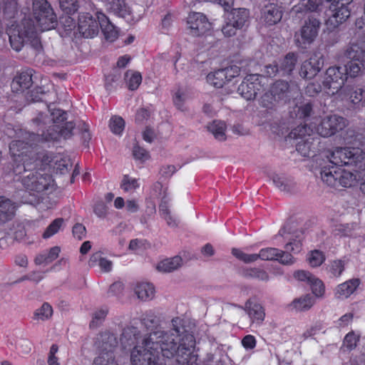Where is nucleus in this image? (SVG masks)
Returning <instances> with one entry per match:
<instances>
[{
    "label": "nucleus",
    "instance_id": "obj_1",
    "mask_svg": "<svg viewBox=\"0 0 365 365\" xmlns=\"http://www.w3.org/2000/svg\"><path fill=\"white\" fill-rule=\"evenodd\" d=\"M180 319H172L173 328L169 331L157 330L150 332L143 339L142 346L137 344L140 331L137 327H127L123 329L120 338L124 349L134 346L130 353L132 365H166L164 358H176L178 364L197 365V356L194 353L195 336L184 327H178Z\"/></svg>",
    "mask_w": 365,
    "mask_h": 365
},
{
    "label": "nucleus",
    "instance_id": "obj_2",
    "mask_svg": "<svg viewBox=\"0 0 365 365\" xmlns=\"http://www.w3.org/2000/svg\"><path fill=\"white\" fill-rule=\"evenodd\" d=\"M9 151L17 163L14 168L16 174L23 172L29 173L22 178L21 183L26 188L22 197L24 202L31 205L38 204L41 201L39 195L48 190L53 184L52 176L41 173L48 165L54 162V168L63 174L68 170L69 160L66 157L53 156V154L40 150L36 143H29L22 140H13L9 145Z\"/></svg>",
    "mask_w": 365,
    "mask_h": 365
},
{
    "label": "nucleus",
    "instance_id": "obj_3",
    "mask_svg": "<svg viewBox=\"0 0 365 365\" xmlns=\"http://www.w3.org/2000/svg\"><path fill=\"white\" fill-rule=\"evenodd\" d=\"M33 15L35 20L24 18L20 24H11L6 29L11 48L20 51L29 44L36 51L43 49L39 34L54 29L57 16L47 0H33Z\"/></svg>",
    "mask_w": 365,
    "mask_h": 365
},
{
    "label": "nucleus",
    "instance_id": "obj_4",
    "mask_svg": "<svg viewBox=\"0 0 365 365\" xmlns=\"http://www.w3.org/2000/svg\"><path fill=\"white\" fill-rule=\"evenodd\" d=\"M48 117L47 115L40 113L38 115L32 120L33 123L39 127L38 131L41 130V134L31 133L29 134L27 138L29 143H44L58 141L61 138L68 139L73 135V130L75 124L72 121L66 122L63 125H51L46 129L43 130L44 125L47 123Z\"/></svg>",
    "mask_w": 365,
    "mask_h": 365
},
{
    "label": "nucleus",
    "instance_id": "obj_5",
    "mask_svg": "<svg viewBox=\"0 0 365 365\" xmlns=\"http://www.w3.org/2000/svg\"><path fill=\"white\" fill-rule=\"evenodd\" d=\"M320 175L324 183L336 189L350 187L357 182L356 174L330 163L321 168Z\"/></svg>",
    "mask_w": 365,
    "mask_h": 365
},
{
    "label": "nucleus",
    "instance_id": "obj_6",
    "mask_svg": "<svg viewBox=\"0 0 365 365\" xmlns=\"http://www.w3.org/2000/svg\"><path fill=\"white\" fill-rule=\"evenodd\" d=\"M329 163L341 168L351 165L365 170V152L360 148H336L331 153Z\"/></svg>",
    "mask_w": 365,
    "mask_h": 365
},
{
    "label": "nucleus",
    "instance_id": "obj_7",
    "mask_svg": "<svg viewBox=\"0 0 365 365\" xmlns=\"http://www.w3.org/2000/svg\"><path fill=\"white\" fill-rule=\"evenodd\" d=\"M118 344L115 334L108 331L101 333L96 341L100 353L94 359L93 365H118L114 356Z\"/></svg>",
    "mask_w": 365,
    "mask_h": 365
},
{
    "label": "nucleus",
    "instance_id": "obj_8",
    "mask_svg": "<svg viewBox=\"0 0 365 365\" xmlns=\"http://www.w3.org/2000/svg\"><path fill=\"white\" fill-rule=\"evenodd\" d=\"M320 21L310 16L304 21V24L294 34L295 45L301 49L308 48L317 38L320 28Z\"/></svg>",
    "mask_w": 365,
    "mask_h": 365
},
{
    "label": "nucleus",
    "instance_id": "obj_9",
    "mask_svg": "<svg viewBox=\"0 0 365 365\" xmlns=\"http://www.w3.org/2000/svg\"><path fill=\"white\" fill-rule=\"evenodd\" d=\"M354 0H333L326 15V24L329 28L336 29L347 20L351 15L349 5Z\"/></svg>",
    "mask_w": 365,
    "mask_h": 365
},
{
    "label": "nucleus",
    "instance_id": "obj_10",
    "mask_svg": "<svg viewBox=\"0 0 365 365\" xmlns=\"http://www.w3.org/2000/svg\"><path fill=\"white\" fill-rule=\"evenodd\" d=\"M344 56L350 60L343 66L346 68L347 78H354L365 70V50L358 44H351L345 51Z\"/></svg>",
    "mask_w": 365,
    "mask_h": 365
},
{
    "label": "nucleus",
    "instance_id": "obj_11",
    "mask_svg": "<svg viewBox=\"0 0 365 365\" xmlns=\"http://www.w3.org/2000/svg\"><path fill=\"white\" fill-rule=\"evenodd\" d=\"M348 125L346 118L338 115L324 117L316 127L317 133L324 138L334 135L343 130Z\"/></svg>",
    "mask_w": 365,
    "mask_h": 365
},
{
    "label": "nucleus",
    "instance_id": "obj_12",
    "mask_svg": "<svg viewBox=\"0 0 365 365\" xmlns=\"http://www.w3.org/2000/svg\"><path fill=\"white\" fill-rule=\"evenodd\" d=\"M347 80L346 68L342 66H331L325 73L322 85L328 93H337L344 85Z\"/></svg>",
    "mask_w": 365,
    "mask_h": 365
},
{
    "label": "nucleus",
    "instance_id": "obj_13",
    "mask_svg": "<svg viewBox=\"0 0 365 365\" xmlns=\"http://www.w3.org/2000/svg\"><path fill=\"white\" fill-rule=\"evenodd\" d=\"M249 11L246 9H235L227 14V21L222 28V34L227 37L236 34L238 29L243 27L247 21Z\"/></svg>",
    "mask_w": 365,
    "mask_h": 365
},
{
    "label": "nucleus",
    "instance_id": "obj_14",
    "mask_svg": "<svg viewBox=\"0 0 365 365\" xmlns=\"http://www.w3.org/2000/svg\"><path fill=\"white\" fill-rule=\"evenodd\" d=\"M279 253V250L274 247L261 249L258 254H247L240 249H232V255L245 263L254 262L258 259L262 260H276Z\"/></svg>",
    "mask_w": 365,
    "mask_h": 365
},
{
    "label": "nucleus",
    "instance_id": "obj_15",
    "mask_svg": "<svg viewBox=\"0 0 365 365\" xmlns=\"http://www.w3.org/2000/svg\"><path fill=\"white\" fill-rule=\"evenodd\" d=\"M189 34L193 36H200L210 30L211 24L207 16L200 12H191L187 18Z\"/></svg>",
    "mask_w": 365,
    "mask_h": 365
},
{
    "label": "nucleus",
    "instance_id": "obj_16",
    "mask_svg": "<svg viewBox=\"0 0 365 365\" xmlns=\"http://www.w3.org/2000/svg\"><path fill=\"white\" fill-rule=\"evenodd\" d=\"M261 78L262 76L259 74L247 76L238 86L239 93L247 100L255 99L263 87L260 81Z\"/></svg>",
    "mask_w": 365,
    "mask_h": 365
},
{
    "label": "nucleus",
    "instance_id": "obj_17",
    "mask_svg": "<svg viewBox=\"0 0 365 365\" xmlns=\"http://www.w3.org/2000/svg\"><path fill=\"white\" fill-rule=\"evenodd\" d=\"M78 31L84 38H93L98 34V21L90 13H81L78 19Z\"/></svg>",
    "mask_w": 365,
    "mask_h": 365
},
{
    "label": "nucleus",
    "instance_id": "obj_18",
    "mask_svg": "<svg viewBox=\"0 0 365 365\" xmlns=\"http://www.w3.org/2000/svg\"><path fill=\"white\" fill-rule=\"evenodd\" d=\"M283 7L277 3H269L261 11V19L266 26H274L282 18Z\"/></svg>",
    "mask_w": 365,
    "mask_h": 365
},
{
    "label": "nucleus",
    "instance_id": "obj_19",
    "mask_svg": "<svg viewBox=\"0 0 365 365\" xmlns=\"http://www.w3.org/2000/svg\"><path fill=\"white\" fill-rule=\"evenodd\" d=\"M323 65V58L314 54L302 63L299 75L303 78L312 79L320 71Z\"/></svg>",
    "mask_w": 365,
    "mask_h": 365
},
{
    "label": "nucleus",
    "instance_id": "obj_20",
    "mask_svg": "<svg viewBox=\"0 0 365 365\" xmlns=\"http://www.w3.org/2000/svg\"><path fill=\"white\" fill-rule=\"evenodd\" d=\"M33 69H26L19 72L13 78L11 88L13 92H23L33 84Z\"/></svg>",
    "mask_w": 365,
    "mask_h": 365
},
{
    "label": "nucleus",
    "instance_id": "obj_21",
    "mask_svg": "<svg viewBox=\"0 0 365 365\" xmlns=\"http://www.w3.org/2000/svg\"><path fill=\"white\" fill-rule=\"evenodd\" d=\"M56 93L53 91H45L43 87H36L28 92L26 99L31 102H44L47 107L56 101Z\"/></svg>",
    "mask_w": 365,
    "mask_h": 365
},
{
    "label": "nucleus",
    "instance_id": "obj_22",
    "mask_svg": "<svg viewBox=\"0 0 365 365\" xmlns=\"http://www.w3.org/2000/svg\"><path fill=\"white\" fill-rule=\"evenodd\" d=\"M98 28L101 27L105 38L110 42L115 41L118 36L117 28L110 21L105 14L101 11L96 13Z\"/></svg>",
    "mask_w": 365,
    "mask_h": 365
},
{
    "label": "nucleus",
    "instance_id": "obj_23",
    "mask_svg": "<svg viewBox=\"0 0 365 365\" xmlns=\"http://www.w3.org/2000/svg\"><path fill=\"white\" fill-rule=\"evenodd\" d=\"M292 90L293 88L287 81L279 80L271 86L269 91L279 102L284 101L286 103L289 100Z\"/></svg>",
    "mask_w": 365,
    "mask_h": 365
},
{
    "label": "nucleus",
    "instance_id": "obj_24",
    "mask_svg": "<svg viewBox=\"0 0 365 365\" xmlns=\"http://www.w3.org/2000/svg\"><path fill=\"white\" fill-rule=\"evenodd\" d=\"M361 280L353 278L345 281L336 286L334 289V296L337 299H346L349 297L359 287Z\"/></svg>",
    "mask_w": 365,
    "mask_h": 365
},
{
    "label": "nucleus",
    "instance_id": "obj_25",
    "mask_svg": "<svg viewBox=\"0 0 365 365\" xmlns=\"http://www.w3.org/2000/svg\"><path fill=\"white\" fill-rule=\"evenodd\" d=\"M17 206L11 200L0 196V224H4L13 219L15 215Z\"/></svg>",
    "mask_w": 365,
    "mask_h": 365
},
{
    "label": "nucleus",
    "instance_id": "obj_26",
    "mask_svg": "<svg viewBox=\"0 0 365 365\" xmlns=\"http://www.w3.org/2000/svg\"><path fill=\"white\" fill-rule=\"evenodd\" d=\"M245 307L252 322L260 324L264 321L265 317L264 309L260 304L249 299L247 301Z\"/></svg>",
    "mask_w": 365,
    "mask_h": 365
},
{
    "label": "nucleus",
    "instance_id": "obj_27",
    "mask_svg": "<svg viewBox=\"0 0 365 365\" xmlns=\"http://www.w3.org/2000/svg\"><path fill=\"white\" fill-rule=\"evenodd\" d=\"M346 262L336 259L330 260L325 267V271L330 278H339L345 270Z\"/></svg>",
    "mask_w": 365,
    "mask_h": 365
},
{
    "label": "nucleus",
    "instance_id": "obj_28",
    "mask_svg": "<svg viewBox=\"0 0 365 365\" xmlns=\"http://www.w3.org/2000/svg\"><path fill=\"white\" fill-rule=\"evenodd\" d=\"M135 293L142 300L151 299L155 294V287L149 282H139L135 287Z\"/></svg>",
    "mask_w": 365,
    "mask_h": 365
},
{
    "label": "nucleus",
    "instance_id": "obj_29",
    "mask_svg": "<svg viewBox=\"0 0 365 365\" xmlns=\"http://www.w3.org/2000/svg\"><path fill=\"white\" fill-rule=\"evenodd\" d=\"M297 62V56L294 53H288L279 62V68L280 75H290L294 69Z\"/></svg>",
    "mask_w": 365,
    "mask_h": 365
},
{
    "label": "nucleus",
    "instance_id": "obj_30",
    "mask_svg": "<svg viewBox=\"0 0 365 365\" xmlns=\"http://www.w3.org/2000/svg\"><path fill=\"white\" fill-rule=\"evenodd\" d=\"M207 82L215 88H220L227 83L223 68L217 69L207 75Z\"/></svg>",
    "mask_w": 365,
    "mask_h": 365
},
{
    "label": "nucleus",
    "instance_id": "obj_31",
    "mask_svg": "<svg viewBox=\"0 0 365 365\" xmlns=\"http://www.w3.org/2000/svg\"><path fill=\"white\" fill-rule=\"evenodd\" d=\"M181 263L182 258L180 256H175L160 261L156 268L160 272H170L178 269L181 265Z\"/></svg>",
    "mask_w": 365,
    "mask_h": 365
},
{
    "label": "nucleus",
    "instance_id": "obj_32",
    "mask_svg": "<svg viewBox=\"0 0 365 365\" xmlns=\"http://www.w3.org/2000/svg\"><path fill=\"white\" fill-rule=\"evenodd\" d=\"M124 78L128 88L130 91H135L142 83V75L138 71L128 70L124 75Z\"/></svg>",
    "mask_w": 365,
    "mask_h": 365
},
{
    "label": "nucleus",
    "instance_id": "obj_33",
    "mask_svg": "<svg viewBox=\"0 0 365 365\" xmlns=\"http://www.w3.org/2000/svg\"><path fill=\"white\" fill-rule=\"evenodd\" d=\"M314 304V299L310 294H306L302 297L295 299L291 306L296 311L303 312L309 310Z\"/></svg>",
    "mask_w": 365,
    "mask_h": 365
},
{
    "label": "nucleus",
    "instance_id": "obj_34",
    "mask_svg": "<svg viewBox=\"0 0 365 365\" xmlns=\"http://www.w3.org/2000/svg\"><path fill=\"white\" fill-rule=\"evenodd\" d=\"M110 4L111 10L118 16L126 18L130 15V8L126 4L125 0H111L108 2Z\"/></svg>",
    "mask_w": 365,
    "mask_h": 365
},
{
    "label": "nucleus",
    "instance_id": "obj_35",
    "mask_svg": "<svg viewBox=\"0 0 365 365\" xmlns=\"http://www.w3.org/2000/svg\"><path fill=\"white\" fill-rule=\"evenodd\" d=\"M207 129L217 140L222 141L226 139V124L225 122L214 120L207 126Z\"/></svg>",
    "mask_w": 365,
    "mask_h": 365
},
{
    "label": "nucleus",
    "instance_id": "obj_36",
    "mask_svg": "<svg viewBox=\"0 0 365 365\" xmlns=\"http://www.w3.org/2000/svg\"><path fill=\"white\" fill-rule=\"evenodd\" d=\"M323 0H299V4L294 6L293 10L296 13L303 11H315L322 4Z\"/></svg>",
    "mask_w": 365,
    "mask_h": 365
},
{
    "label": "nucleus",
    "instance_id": "obj_37",
    "mask_svg": "<svg viewBox=\"0 0 365 365\" xmlns=\"http://www.w3.org/2000/svg\"><path fill=\"white\" fill-rule=\"evenodd\" d=\"M326 260L324 252L319 250H314L307 254V262L312 267H320Z\"/></svg>",
    "mask_w": 365,
    "mask_h": 365
},
{
    "label": "nucleus",
    "instance_id": "obj_38",
    "mask_svg": "<svg viewBox=\"0 0 365 365\" xmlns=\"http://www.w3.org/2000/svg\"><path fill=\"white\" fill-rule=\"evenodd\" d=\"M242 276L245 278L257 279L258 280L267 282L269 280L267 272L260 268H247L242 271Z\"/></svg>",
    "mask_w": 365,
    "mask_h": 365
},
{
    "label": "nucleus",
    "instance_id": "obj_39",
    "mask_svg": "<svg viewBox=\"0 0 365 365\" xmlns=\"http://www.w3.org/2000/svg\"><path fill=\"white\" fill-rule=\"evenodd\" d=\"M312 129L307 125H299L292 129L288 135V138L293 139H309Z\"/></svg>",
    "mask_w": 365,
    "mask_h": 365
},
{
    "label": "nucleus",
    "instance_id": "obj_40",
    "mask_svg": "<svg viewBox=\"0 0 365 365\" xmlns=\"http://www.w3.org/2000/svg\"><path fill=\"white\" fill-rule=\"evenodd\" d=\"M3 12L6 18H14L18 13L17 0H4Z\"/></svg>",
    "mask_w": 365,
    "mask_h": 365
},
{
    "label": "nucleus",
    "instance_id": "obj_41",
    "mask_svg": "<svg viewBox=\"0 0 365 365\" xmlns=\"http://www.w3.org/2000/svg\"><path fill=\"white\" fill-rule=\"evenodd\" d=\"M63 219L58 217L55 219L46 229L42 235L43 239H48L56 234L63 224Z\"/></svg>",
    "mask_w": 365,
    "mask_h": 365
},
{
    "label": "nucleus",
    "instance_id": "obj_42",
    "mask_svg": "<svg viewBox=\"0 0 365 365\" xmlns=\"http://www.w3.org/2000/svg\"><path fill=\"white\" fill-rule=\"evenodd\" d=\"M140 187L138 180L130 178L128 175H124L120 183V188L124 192L134 191Z\"/></svg>",
    "mask_w": 365,
    "mask_h": 365
},
{
    "label": "nucleus",
    "instance_id": "obj_43",
    "mask_svg": "<svg viewBox=\"0 0 365 365\" xmlns=\"http://www.w3.org/2000/svg\"><path fill=\"white\" fill-rule=\"evenodd\" d=\"M53 314L52 307L47 302H44L42 306L34 312V319L42 321L49 319Z\"/></svg>",
    "mask_w": 365,
    "mask_h": 365
},
{
    "label": "nucleus",
    "instance_id": "obj_44",
    "mask_svg": "<svg viewBox=\"0 0 365 365\" xmlns=\"http://www.w3.org/2000/svg\"><path fill=\"white\" fill-rule=\"evenodd\" d=\"M59 4L62 11L68 15L75 14L79 8L78 0H59Z\"/></svg>",
    "mask_w": 365,
    "mask_h": 365
},
{
    "label": "nucleus",
    "instance_id": "obj_45",
    "mask_svg": "<svg viewBox=\"0 0 365 365\" xmlns=\"http://www.w3.org/2000/svg\"><path fill=\"white\" fill-rule=\"evenodd\" d=\"M109 127L112 133L120 135L125 128V121L120 116H114L110 120Z\"/></svg>",
    "mask_w": 365,
    "mask_h": 365
},
{
    "label": "nucleus",
    "instance_id": "obj_46",
    "mask_svg": "<svg viewBox=\"0 0 365 365\" xmlns=\"http://www.w3.org/2000/svg\"><path fill=\"white\" fill-rule=\"evenodd\" d=\"M311 287L312 292L317 297H321L324 294L325 286L324 282L319 278L314 277L309 284Z\"/></svg>",
    "mask_w": 365,
    "mask_h": 365
},
{
    "label": "nucleus",
    "instance_id": "obj_47",
    "mask_svg": "<svg viewBox=\"0 0 365 365\" xmlns=\"http://www.w3.org/2000/svg\"><path fill=\"white\" fill-rule=\"evenodd\" d=\"M359 341V336L356 335L355 333L351 331L346 334L343 341V345L348 350L351 351L356 348Z\"/></svg>",
    "mask_w": 365,
    "mask_h": 365
},
{
    "label": "nucleus",
    "instance_id": "obj_48",
    "mask_svg": "<svg viewBox=\"0 0 365 365\" xmlns=\"http://www.w3.org/2000/svg\"><path fill=\"white\" fill-rule=\"evenodd\" d=\"M277 103H279V101L269 91L264 93L261 97L262 106L267 109H272Z\"/></svg>",
    "mask_w": 365,
    "mask_h": 365
},
{
    "label": "nucleus",
    "instance_id": "obj_49",
    "mask_svg": "<svg viewBox=\"0 0 365 365\" xmlns=\"http://www.w3.org/2000/svg\"><path fill=\"white\" fill-rule=\"evenodd\" d=\"M52 125H60L67 120V113L61 109H54L51 112Z\"/></svg>",
    "mask_w": 365,
    "mask_h": 365
},
{
    "label": "nucleus",
    "instance_id": "obj_50",
    "mask_svg": "<svg viewBox=\"0 0 365 365\" xmlns=\"http://www.w3.org/2000/svg\"><path fill=\"white\" fill-rule=\"evenodd\" d=\"M296 150L304 157H309L311 151V143L309 139H304L298 142L296 145Z\"/></svg>",
    "mask_w": 365,
    "mask_h": 365
},
{
    "label": "nucleus",
    "instance_id": "obj_51",
    "mask_svg": "<svg viewBox=\"0 0 365 365\" xmlns=\"http://www.w3.org/2000/svg\"><path fill=\"white\" fill-rule=\"evenodd\" d=\"M108 313L107 308H101L96 311L93 316V319L90 323V327H95L98 326V322L103 321Z\"/></svg>",
    "mask_w": 365,
    "mask_h": 365
},
{
    "label": "nucleus",
    "instance_id": "obj_52",
    "mask_svg": "<svg viewBox=\"0 0 365 365\" xmlns=\"http://www.w3.org/2000/svg\"><path fill=\"white\" fill-rule=\"evenodd\" d=\"M133 155L135 159L140 160L141 161H145L150 157L148 152L143 148L139 146L138 144L133 146Z\"/></svg>",
    "mask_w": 365,
    "mask_h": 365
},
{
    "label": "nucleus",
    "instance_id": "obj_53",
    "mask_svg": "<svg viewBox=\"0 0 365 365\" xmlns=\"http://www.w3.org/2000/svg\"><path fill=\"white\" fill-rule=\"evenodd\" d=\"M294 277L299 281L305 282L308 284L314 279L315 277L312 273L308 271L304 270H298L294 272Z\"/></svg>",
    "mask_w": 365,
    "mask_h": 365
},
{
    "label": "nucleus",
    "instance_id": "obj_54",
    "mask_svg": "<svg viewBox=\"0 0 365 365\" xmlns=\"http://www.w3.org/2000/svg\"><path fill=\"white\" fill-rule=\"evenodd\" d=\"M227 82L240 74V68L237 66H231L223 68Z\"/></svg>",
    "mask_w": 365,
    "mask_h": 365
},
{
    "label": "nucleus",
    "instance_id": "obj_55",
    "mask_svg": "<svg viewBox=\"0 0 365 365\" xmlns=\"http://www.w3.org/2000/svg\"><path fill=\"white\" fill-rule=\"evenodd\" d=\"M312 108V104L311 103H307L298 108L297 115L299 118H306L311 115Z\"/></svg>",
    "mask_w": 365,
    "mask_h": 365
},
{
    "label": "nucleus",
    "instance_id": "obj_56",
    "mask_svg": "<svg viewBox=\"0 0 365 365\" xmlns=\"http://www.w3.org/2000/svg\"><path fill=\"white\" fill-rule=\"evenodd\" d=\"M279 252L280 253L279 254V257H277V259L276 260L279 262L281 264H292L294 262V259L293 256L287 251L284 252L279 250Z\"/></svg>",
    "mask_w": 365,
    "mask_h": 365
},
{
    "label": "nucleus",
    "instance_id": "obj_57",
    "mask_svg": "<svg viewBox=\"0 0 365 365\" xmlns=\"http://www.w3.org/2000/svg\"><path fill=\"white\" fill-rule=\"evenodd\" d=\"M58 351V346L57 344H52L50 348L48 357V365H60L58 362V359L56 356V353Z\"/></svg>",
    "mask_w": 365,
    "mask_h": 365
},
{
    "label": "nucleus",
    "instance_id": "obj_58",
    "mask_svg": "<svg viewBox=\"0 0 365 365\" xmlns=\"http://www.w3.org/2000/svg\"><path fill=\"white\" fill-rule=\"evenodd\" d=\"M72 232L74 237L81 240L86 236V230L83 224L76 223L73 227Z\"/></svg>",
    "mask_w": 365,
    "mask_h": 365
},
{
    "label": "nucleus",
    "instance_id": "obj_59",
    "mask_svg": "<svg viewBox=\"0 0 365 365\" xmlns=\"http://www.w3.org/2000/svg\"><path fill=\"white\" fill-rule=\"evenodd\" d=\"M150 116V112L148 108H140L135 113V121L138 123H141L147 120Z\"/></svg>",
    "mask_w": 365,
    "mask_h": 365
},
{
    "label": "nucleus",
    "instance_id": "obj_60",
    "mask_svg": "<svg viewBox=\"0 0 365 365\" xmlns=\"http://www.w3.org/2000/svg\"><path fill=\"white\" fill-rule=\"evenodd\" d=\"M257 341L253 335L247 334L242 339V345L246 349H253L255 348Z\"/></svg>",
    "mask_w": 365,
    "mask_h": 365
},
{
    "label": "nucleus",
    "instance_id": "obj_61",
    "mask_svg": "<svg viewBox=\"0 0 365 365\" xmlns=\"http://www.w3.org/2000/svg\"><path fill=\"white\" fill-rule=\"evenodd\" d=\"M302 248V243L300 240H293L285 245L287 252H292L294 254L300 252Z\"/></svg>",
    "mask_w": 365,
    "mask_h": 365
},
{
    "label": "nucleus",
    "instance_id": "obj_62",
    "mask_svg": "<svg viewBox=\"0 0 365 365\" xmlns=\"http://www.w3.org/2000/svg\"><path fill=\"white\" fill-rule=\"evenodd\" d=\"M142 324L147 328L155 327L158 324L156 317L153 314H146L141 319Z\"/></svg>",
    "mask_w": 365,
    "mask_h": 365
},
{
    "label": "nucleus",
    "instance_id": "obj_63",
    "mask_svg": "<svg viewBox=\"0 0 365 365\" xmlns=\"http://www.w3.org/2000/svg\"><path fill=\"white\" fill-rule=\"evenodd\" d=\"M185 94L179 89L178 90L173 96V103L178 109L183 110L184 102H185Z\"/></svg>",
    "mask_w": 365,
    "mask_h": 365
},
{
    "label": "nucleus",
    "instance_id": "obj_64",
    "mask_svg": "<svg viewBox=\"0 0 365 365\" xmlns=\"http://www.w3.org/2000/svg\"><path fill=\"white\" fill-rule=\"evenodd\" d=\"M322 91V86L318 83H309L305 89V93L309 96H314L320 93Z\"/></svg>",
    "mask_w": 365,
    "mask_h": 365
}]
</instances>
